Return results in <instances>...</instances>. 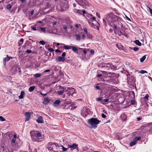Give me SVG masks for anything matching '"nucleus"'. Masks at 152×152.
<instances>
[{
	"label": "nucleus",
	"instance_id": "1",
	"mask_svg": "<svg viewBox=\"0 0 152 152\" xmlns=\"http://www.w3.org/2000/svg\"><path fill=\"white\" fill-rule=\"evenodd\" d=\"M120 17L115 15L112 12L108 13L106 15L105 19L108 23L109 25L112 26L111 22H116L118 20Z\"/></svg>",
	"mask_w": 152,
	"mask_h": 152
},
{
	"label": "nucleus",
	"instance_id": "2",
	"mask_svg": "<svg viewBox=\"0 0 152 152\" xmlns=\"http://www.w3.org/2000/svg\"><path fill=\"white\" fill-rule=\"evenodd\" d=\"M31 138L33 141L39 142V138L41 136V133L37 131H32L30 132Z\"/></svg>",
	"mask_w": 152,
	"mask_h": 152
},
{
	"label": "nucleus",
	"instance_id": "3",
	"mask_svg": "<svg viewBox=\"0 0 152 152\" xmlns=\"http://www.w3.org/2000/svg\"><path fill=\"white\" fill-rule=\"evenodd\" d=\"M101 121L97 118H92L89 119L88 121V123L94 128L97 127V125Z\"/></svg>",
	"mask_w": 152,
	"mask_h": 152
},
{
	"label": "nucleus",
	"instance_id": "4",
	"mask_svg": "<svg viewBox=\"0 0 152 152\" xmlns=\"http://www.w3.org/2000/svg\"><path fill=\"white\" fill-rule=\"evenodd\" d=\"M58 144L56 143H54L52 142H49L48 144V149L50 151H54L55 150H57L58 148Z\"/></svg>",
	"mask_w": 152,
	"mask_h": 152
},
{
	"label": "nucleus",
	"instance_id": "5",
	"mask_svg": "<svg viewBox=\"0 0 152 152\" xmlns=\"http://www.w3.org/2000/svg\"><path fill=\"white\" fill-rule=\"evenodd\" d=\"M91 113V111L87 107H84L82 110L81 114L83 115L86 116Z\"/></svg>",
	"mask_w": 152,
	"mask_h": 152
},
{
	"label": "nucleus",
	"instance_id": "6",
	"mask_svg": "<svg viewBox=\"0 0 152 152\" xmlns=\"http://www.w3.org/2000/svg\"><path fill=\"white\" fill-rule=\"evenodd\" d=\"M135 82V79L133 76L130 77L128 80V82L129 85L132 86H134Z\"/></svg>",
	"mask_w": 152,
	"mask_h": 152
},
{
	"label": "nucleus",
	"instance_id": "7",
	"mask_svg": "<svg viewBox=\"0 0 152 152\" xmlns=\"http://www.w3.org/2000/svg\"><path fill=\"white\" fill-rule=\"evenodd\" d=\"M75 1L80 5L81 6H83L86 5L85 2L86 1V0H75Z\"/></svg>",
	"mask_w": 152,
	"mask_h": 152
},
{
	"label": "nucleus",
	"instance_id": "8",
	"mask_svg": "<svg viewBox=\"0 0 152 152\" xmlns=\"http://www.w3.org/2000/svg\"><path fill=\"white\" fill-rule=\"evenodd\" d=\"M12 69L13 70V72H14L15 73H16V72L18 70L19 74L20 75L21 74V70L20 67H19L17 66H15L13 67Z\"/></svg>",
	"mask_w": 152,
	"mask_h": 152
},
{
	"label": "nucleus",
	"instance_id": "9",
	"mask_svg": "<svg viewBox=\"0 0 152 152\" xmlns=\"http://www.w3.org/2000/svg\"><path fill=\"white\" fill-rule=\"evenodd\" d=\"M120 118L122 121H125L127 120V116H126V114L124 113H122L120 116Z\"/></svg>",
	"mask_w": 152,
	"mask_h": 152
},
{
	"label": "nucleus",
	"instance_id": "10",
	"mask_svg": "<svg viewBox=\"0 0 152 152\" xmlns=\"http://www.w3.org/2000/svg\"><path fill=\"white\" fill-rule=\"evenodd\" d=\"M25 115L26 117L25 119V121H28L31 117V114L29 112H26L25 113Z\"/></svg>",
	"mask_w": 152,
	"mask_h": 152
},
{
	"label": "nucleus",
	"instance_id": "11",
	"mask_svg": "<svg viewBox=\"0 0 152 152\" xmlns=\"http://www.w3.org/2000/svg\"><path fill=\"white\" fill-rule=\"evenodd\" d=\"M38 123L42 124L43 123V117L42 116H40L36 120Z\"/></svg>",
	"mask_w": 152,
	"mask_h": 152
},
{
	"label": "nucleus",
	"instance_id": "12",
	"mask_svg": "<svg viewBox=\"0 0 152 152\" xmlns=\"http://www.w3.org/2000/svg\"><path fill=\"white\" fill-rule=\"evenodd\" d=\"M50 101V99L48 97H45V98L44 100L43 101V103L45 104H48L49 102Z\"/></svg>",
	"mask_w": 152,
	"mask_h": 152
},
{
	"label": "nucleus",
	"instance_id": "13",
	"mask_svg": "<svg viewBox=\"0 0 152 152\" xmlns=\"http://www.w3.org/2000/svg\"><path fill=\"white\" fill-rule=\"evenodd\" d=\"M87 16L89 18L90 20L91 21H93L94 20H95V18L94 17L92 16V15H91L88 13L87 14Z\"/></svg>",
	"mask_w": 152,
	"mask_h": 152
},
{
	"label": "nucleus",
	"instance_id": "14",
	"mask_svg": "<svg viewBox=\"0 0 152 152\" xmlns=\"http://www.w3.org/2000/svg\"><path fill=\"white\" fill-rule=\"evenodd\" d=\"M7 57L5 58H4L3 59V62L4 65H6V61H9L10 59V57H9L7 55Z\"/></svg>",
	"mask_w": 152,
	"mask_h": 152
},
{
	"label": "nucleus",
	"instance_id": "15",
	"mask_svg": "<svg viewBox=\"0 0 152 152\" xmlns=\"http://www.w3.org/2000/svg\"><path fill=\"white\" fill-rule=\"evenodd\" d=\"M70 147L71 150H73L75 149H77L78 147V145L75 143H73L72 145H71Z\"/></svg>",
	"mask_w": 152,
	"mask_h": 152
},
{
	"label": "nucleus",
	"instance_id": "16",
	"mask_svg": "<svg viewBox=\"0 0 152 152\" xmlns=\"http://www.w3.org/2000/svg\"><path fill=\"white\" fill-rule=\"evenodd\" d=\"M70 105L69 104H66L65 102L62 106V107L63 109H68L70 108L69 107Z\"/></svg>",
	"mask_w": 152,
	"mask_h": 152
},
{
	"label": "nucleus",
	"instance_id": "17",
	"mask_svg": "<svg viewBox=\"0 0 152 152\" xmlns=\"http://www.w3.org/2000/svg\"><path fill=\"white\" fill-rule=\"evenodd\" d=\"M25 92L23 91H22L20 93V95L19 96V98L20 99H23L24 97V96L25 95Z\"/></svg>",
	"mask_w": 152,
	"mask_h": 152
},
{
	"label": "nucleus",
	"instance_id": "18",
	"mask_svg": "<svg viewBox=\"0 0 152 152\" xmlns=\"http://www.w3.org/2000/svg\"><path fill=\"white\" fill-rule=\"evenodd\" d=\"M73 11L76 14H82L81 11L80 10H77L76 9H74L73 10Z\"/></svg>",
	"mask_w": 152,
	"mask_h": 152
},
{
	"label": "nucleus",
	"instance_id": "19",
	"mask_svg": "<svg viewBox=\"0 0 152 152\" xmlns=\"http://www.w3.org/2000/svg\"><path fill=\"white\" fill-rule=\"evenodd\" d=\"M71 47L72 48V50L75 53H78L77 51V48L76 47L73 46H71Z\"/></svg>",
	"mask_w": 152,
	"mask_h": 152
},
{
	"label": "nucleus",
	"instance_id": "20",
	"mask_svg": "<svg viewBox=\"0 0 152 152\" xmlns=\"http://www.w3.org/2000/svg\"><path fill=\"white\" fill-rule=\"evenodd\" d=\"M133 42L134 43H135L136 45L139 46H141L142 45L141 43L138 40H136L134 41Z\"/></svg>",
	"mask_w": 152,
	"mask_h": 152
},
{
	"label": "nucleus",
	"instance_id": "21",
	"mask_svg": "<svg viewBox=\"0 0 152 152\" xmlns=\"http://www.w3.org/2000/svg\"><path fill=\"white\" fill-rule=\"evenodd\" d=\"M98 66L99 67L102 68L105 67V63H100L98 64Z\"/></svg>",
	"mask_w": 152,
	"mask_h": 152
},
{
	"label": "nucleus",
	"instance_id": "22",
	"mask_svg": "<svg viewBox=\"0 0 152 152\" xmlns=\"http://www.w3.org/2000/svg\"><path fill=\"white\" fill-rule=\"evenodd\" d=\"M60 102V100H57L53 103V104L55 106H57Z\"/></svg>",
	"mask_w": 152,
	"mask_h": 152
},
{
	"label": "nucleus",
	"instance_id": "23",
	"mask_svg": "<svg viewBox=\"0 0 152 152\" xmlns=\"http://www.w3.org/2000/svg\"><path fill=\"white\" fill-rule=\"evenodd\" d=\"M58 60L59 61L64 62L65 60V58L61 56H59L58 57Z\"/></svg>",
	"mask_w": 152,
	"mask_h": 152
},
{
	"label": "nucleus",
	"instance_id": "24",
	"mask_svg": "<svg viewBox=\"0 0 152 152\" xmlns=\"http://www.w3.org/2000/svg\"><path fill=\"white\" fill-rule=\"evenodd\" d=\"M137 141H134L131 142L129 144V145L130 147H132L133 145H135L137 143Z\"/></svg>",
	"mask_w": 152,
	"mask_h": 152
},
{
	"label": "nucleus",
	"instance_id": "25",
	"mask_svg": "<svg viewBox=\"0 0 152 152\" xmlns=\"http://www.w3.org/2000/svg\"><path fill=\"white\" fill-rule=\"evenodd\" d=\"M104 83H112L113 80H112L110 78V79L105 80L104 81Z\"/></svg>",
	"mask_w": 152,
	"mask_h": 152
},
{
	"label": "nucleus",
	"instance_id": "26",
	"mask_svg": "<svg viewBox=\"0 0 152 152\" xmlns=\"http://www.w3.org/2000/svg\"><path fill=\"white\" fill-rule=\"evenodd\" d=\"M35 87L34 86H32L29 87L28 90L30 92L32 91L35 88Z\"/></svg>",
	"mask_w": 152,
	"mask_h": 152
},
{
	"label": "nucleus",
	"instance_id": "27",
	"mask_svg": "<svg viewBox=\"0 0 152 152\" xmlns=\"http://www.w3.org/2000/svg\"><path fill=\"white\" fill-rule=\"evenodd\" d=\"M75 36L76 37V39L77 40L79 41L80 40V37L79 34H76Z\"/></svg>",
	"mask_w": 152,
	"mask_h": 152
},
{
	"label": "nucleus",
	"instance_id": "28",
	"mask_svg": "<svg viewBox=\"0 0 152 152\" xmlns=\"http://www.w3.org/2000/svg\"><path fill=\"white\" fill-rule=\"evenodd\" d=\"M146 58V56H144L140 58V60L141 62H142L145 60Z\"/></svg>",
	"mask_w": 152,
	"mask_h": 152
},
{
	"label": "nucleus",
	"instance_id": "29",
	"mask_svg": "<svg viewBox=\"0 0 152 152\" xmlns=\"http://www.w3.org/2000/svg\"><path fill=\"white\" fill-rule=\"evenodd\" d=\"M64 92V90L58 91L57 92V94L58 95H61L63 94Z\"/></svg>",
	"mask_w": 152,
	"mask_h": 152
},
{
	"label": "nucleus",
	"instance_id": "30",
	"mask_svg": "<svg viewBox=\"0 0 152 152\" xmlns=\"http://www.w3.org/2000/svg\"><path fill=\"white\" fill-rule=\"evenodd\" d=\"M117 47L119 49H121L123 50L124 49V47L122 46L120 44H118L117 45Z\"/></svg>",
	"mask_w": 152,
	"mask_h": 152
},
{
	"label": "nucleus",
	"instance_id": "31",
	"mask_svg": "<svg viewBox=\"0 0 152 152\" xmlns=\"http://www.w3.org/2000/svg\"><path fill=\"white\" fill-rule=\"evenodd\" d=\"M111 64L110 63H105V67H108L110 68L111 66Z\"/></svg>",
	"mask_w": 152,
	"mask_h": 152
},
{
	"label": "nucleus",
	"instance_id": "32",
	"mask_svg": "<svg viewBox=\"0 0 152 152\" xmlns=\"http://www.w3.org/2000/svg\"><path fill=\"white\" fill-rule=\"evenodd\" d=\"M41 76L40 74H36L34 75V77L36 78H38L40 77Z\"/></svg>",
	"mask_w": 152,
	"mask_h": 152
},
{
	"label": "nucleus",
	"instance_id": "33",
	"mask_svg": "<svg viewBox=\"0 0 152 152\" xmlns=\"http://www.w3.org/2000/svg\"><path fill=\"white\" fill-rule=\"evenodd\" d=\"M63 47L66 50H69L71 48V46L66 45L64 46Z\"/></svg>",
	"mask_w": 152,
	"mask_h": 152
},
{
	"label": "nucleus",
	"instance_id": "34",
	"mask_svg": "<svg viewBox=\"0 0 152 152\" xmlns=\"http://www.w3.org/2000/svg\"><path fill=\"white\" fill-rule=\"evenodd\" d=\"M141 139V137H135L134 138V140L135 141H137V140H140Z\"/></svg>",
	"mask_w": 152,
	"mask_h": 152
},
{
	"label": "nucleus",
	"instance_id": "35",
	"mask_svg": "<svg viewBox=\"0 0 152 152\" xmlns=\"http://www.w3.org/2000/svg\"><path fill=\"white\" fill-rule=\"evenodd\" d=\"M40 30L41 31L43 32H45L46 31V30L44 27H41L40 28Z\"/></svg>",
	"mask_w": 152,
	"mask_h": 152
},
{
	"label": "nucleus",
	"instance_id": "36",
	"mask_svg": "<svg viewBox=\"0 0 152 152\" xmlns=\"http://www.w3.org/2000/svg\"><path fill=\"white\" fill-rule=\"evenodd\" d=\"M131 49L133 50L134 51H137L139 50V48L137 47H134L133 48H130Z\"/></svg>",
	"mask_w": 152,
	"mask_h": 152
},
{
	"label": "nucleus",
	"instance_id": "37",
	"mask_svg": "<svg viewBox=\"0 0 152 152\" xmlns=\"http://www.w3.org/2000/svg\"><path fill=\"white\" fill-rule=\"evenodd\" d=\"M149 126L150 128V132L151 133H152V123L150 124Z\"/></svg>",
	"mask_w": 152,
	"mask_h": 152
},
{
	"label": "nucleus",
	"instance_id": "38",
	"mask_svg": "<svg viewBox=\"0 0 152 152\" xmlns=\"http://www.w3.org/2000/svg\"><path fill=\"white\" fill-rule=\"evenodd\" d=\"M6 120L2 116H0V121H5Z\"/></svg>",
	"mask_w": 152,
	"mask_h": 152
},
{
	"label": "nucleus",
	"instance_id": "39",
	"mask_svg": "<svg viewBox=\"0 0 152 152\" xmlns=\"http://www.w3.org/2000/svg\"><path fill=\"white\" fill-rule=\"evenodd\" d=\"M11 7V5L10 4H9L8 5L7 8L9 10H10Z\"/></svg>",
	"mask_w": 152,
	"mask_h": 152
},
{
	"label": "nucleus",
	"instance_id": "40",
	"mask_svg": "<svg viewBox=\"0 0 152 152\" xmlns=\"http://www.w3.org/2000/svg\"><path fill=\"white\" fill-rule=\"evenodd\" d=\"M45 7L46 8H48L50 7V5L49 3H47L45 4Z\"/></svg>",
	"mask_w": 152,
	"mask_h": 152
},
{
	"label": "nucleus",
	"instance_id": "41",
	"mask_svg": "<svg viewBox=\"0 0 152 152\" xmlns=\"http://www.w3.org/2000/svg\"><path fill=\"white\" fill-rule=\"evenodd\" d=\"M88 149V148L87 147H85L83 148V151H87Z\"/></svg>",
	"mask_w": 152,
	"mask_h": 152
},
{
	"label": "nucleus",
	"instance_id": "42",
	"mask_svg": "<svg viewBox=\"0 0 152 152\" xmlns=\"http://www.w3.org/2000/svg\"><path fill=\"white\" fill-rule=\"evenodd\" d=\"M140 72L141 74H144L145 73H147V72L145 71L142 70L140 71Z\"/></svg>",
	"mask_w": 152,
	"mask_h": 152
},
{
	"label": "nucleus",
	"instance_id": "43",
	"mask_svg": "<svg viewBox=\"0 0 152 152\" xmlns=\"http://www.w3.org/2000/svg\"><path fill=\"white\" fill-rule=\"evenodd\" d=\"M39 43L42 45H44L45 44V42L43 40L40 41Z\"/></svg>",
	"mask_w": 152,
	"mask_h": 152
},
{
	"label": "nucleus",
	"instance_id": "44",
	"mask_svg": "<svg viewBox=\"0 0 152 152\" xmlns=\"http://www.w3.org/2000/svg\"><path fill=\"white\" fill-rule=\"evenodd\" d=\"M115 66L111 64V66L110 68L111 69H115Z\"/></svg>",
	"mask_w": 152,
	"mask_h": 152
},
{
	"label": "nucleus",
	"instance_id": "45",
	"mask_svg": "<svg viewBox=\"0 0 152 152\" xmlns=\"http://www.w3.org/2000/svg\"><path fill=\"white\" fill-rule=\"evenodd\" d=\"M48 51L50 52H52L54 51V49L52 48H50L48 49Z\"/></svg>",
	"mask_w": 152,
	"mask_h": 152
},
{
	"label": "nucleus",
	"instance_id": "46",
	"mask_svg": "<svg viewBox=\"0 0 152 152\" xmlns=\"http://www.w3.org/2000/svg\"><path fill=\"white\" fill-rule=\"evenodd\" d=\"M62 148L63 149V151H66L67 150V149L64 147L63 146H62Z\"/></svg>",
	"mask_w": 152,
	"mask_h": 152
},
{
	"label": "nucleus",
	"instance_id": "47",
	"mask_svg": "<svg viewBox=\"0 0 152 152\" xmlns=\"http://www.w3.org/2000/svg\"><path fill=\"white\" fill-rule=\"evenodd\" d=\"M32 51L31 50H27L26 51V52L27 53H30Z\"/></svg>",
	"mask_w": 152,
	"mask_h": 152
},
{
	"label": "nucleus",
	"instance_id": "48",
	"mask_svg": "<svg viewBox=\"0 0 152 152\" xmlns=\"http://www.w3.org/2000/svg\"><path fill=\"white\" fill-rule=\"evenodd\" d=\"M62 26L64 29L66 30L67 28V27L66 25L64 24L62 25Z\"/></svg>",
	"mask_w": 152,
	"mask_h": 152
},
{
	"label": "nucleus",
	"instance_id": "49",
	"mask_svg": "<svg viewBox=\"0 0 152 152\" xmlns=\"http://www.w3.org/2000/svg\"><path fill=\"white\" fill-rule=\"evenodd\" d=\"M149 97V95L148 94H146L145 96L144 97V98L146 99H148Z\"/></svg>",
	"mask_w": 152,
	"mask_h": 152
},
{
	"label": "nucleus",
	"instance_id": "50",
	"mask_svg": "<svg viewBox=\"0 0 152 152\" xmlns=\"http://www.w3.org/2000/svg\"><path fill=\"white\" fill-rule=\"evenodd\" d=\"M31 28H32V29L34 30V31H36V28L34 26H31Z\"/></svg>",
	"mask_w": 152,
	"mask_h": 152
},
{
	"label": "nucleus",
	"instance_id": "51",
	"mask_svg": "<svg viewBox=\"0 0 152 152\" xmlns=\"http://www.w3.org/2000/svg\"><path fill=\"white\" fill-rule=\"evenodd\" d=\"M84 32L86 33V34H87V33H88V31H87V29L86 28H84Z\"/></svg>",
	"mask_w": 152,
	"mask_h": 152
},
{
	"label": "nucleus",
	"instance_id": "52",
	"mask_svg": "<svg viewBox=\"0 0 152 152\" xmlns=\"http://www.w3.org/2000/svg\"><path fill=\"white\" fill-rule=\"evenodd\" d=\"M66 55V53H65V52H64L62 54V56L63 57H64Z\"/></svg>",
	"mask_w": 152,
	"mask_h": 152
},
{
	"label": "nucleus",
	"instance_id": "53",
	"mask_svg": "<svg viewBox=\"0 0 152 152\" xmlns=\"http://www.w3.org/2000/svg\"><path fill=\"white\" fill-rule=\"evenodd\" d=\"M85 35L84 34H83L82 35V39H85Z\"/></svg>",
	"mask_w": 152,
	"mask_h": 152
},
{
	"label": "nucleus",
	"instance_id": "54",
	"mask_svg": "<svg viewBox=\"0 0 152 152\" xmlns=\"http://www.w3.org/2000/svg\"><path fill=\"white\" fill-rule=\"evenodd\" d=\"M102 100V98L101 97H99L97 98V101H100Z\"/></svg>",
	"mask_w": 152,
	"mask_h": 152
},
{
	"label": "nucleus",
	"instance_id": "55",
	"mask_svg": "<svg viewBox=\"0 0 152 152\" xmlns=\"http://www.w3.org/2000/svg\"><path fill=\"white\" fill-rule=\"evenodd\" d=\"M102 117L103 118H105L106 117V115L102 113Z\"/></svg>",
	"mask_w": 152,
	"mask_h": 152
},
{
	"label": "nucleus",
	"instance_id": "56",
	"mask_svg": "<svg viewBox=\"0 0 152 152\" xmlns=\"http://www.w3.org/2000/svg\"><path fill=\"white\" fill-rule=\"evenodd\" d=\"M55 52H58V53H61L62 52V51H61L60 50H58V49H56L55 50Z\"/></svg>",
	"mask_w": 152,
	"mask_h": 152
},
{
	"label": "nucleus",
	"instance_id": "57",
	"mask_svg": "<svg viewBox=\"0 0 152 152\" xmlns=\"http://www.w3.org/2000/svg\"><path fill=\"white\" fill-rule=\"evenodd\" d=\"M149 11L150 12L151 14V15L152 16V10L150 8H149Z\"/></svg>",
	"mask_w": 152,
	"mask_h": 152
},
{
	"label": "nucleus",
	"instance_id": "58",
	"mask_svg": "<svg viewBox=\"0 0 152 152\" xmlns=\"http://www.w3.org/2000/svg\"><path fill=\"white\" fill-rule=\"evenodd\" d=\"M103 101L105 102H106L108 101L109 99H104Z\"/></svg>",
	"mask_w": 152,
	"mask_h": 152
},
{
	"label": "nucleus",
	"instance_id": "59",
	"mask_svg": "<svg viewBox=\"0 0 152 152\" xmlns=\"http://www.w3.org/2000/svg\"><path fill=\"white\" fill-rule=\"evenodd\" d=\"M103 22L105 24V25L106 26V25L107 24V23H106V20H105L104 19H103Z\"/></svg>",
	"mask_w": 152,
	"mask_h": 152
},
{
	"label": "nucleus",
	"instance_id": "60",
	"mask_svg": "<svg viewBox=\"0 0 152 152\" xmlns=\"http://www.w3.org/2000/svg\"><path fill=\"white\" fill-rule=\"evenodd\" d=\"M82 12L84 15V14H86V11L84 10H82Z\"/></svg>",
	"mask_w": 152,
	"mask_h": 152
},
{
	"label": "nucleus",
	"instance_id": "61",
	"mask_svg": "<svg viewBox=\"0 0 152 152\" xmlns=\"http://www.w3.org/2000/svg\"><path fill=\"white\" fill-rule=\"evenodd\" d=\"M90 52L91 54H93L94 53V51L93 50H91L90 51Z\"/></svg>",
	"mask_w": 152,
	"mask_h": 152
},
{
	"label": "nucleus",
	"instance_id": "62",
	"mask_svg": "<svg viewBox=\"0 0 152 152\" xmlns=\"http://www.w3.org/2000/svg\"><path fill=\"white\" fill-rule=\"evenodd\" d=\"M131 103L132 104H135V102L134 101L132 100L131 101Z\"/></svg>",
	"mask_w": 152,
	"mask_h": 152
},
{
	"label": "nucleus",
	"instance_id": "63",
	"mask_svg": "<svg viewBox=\"0 0 152 152\" xmlns=\"http://www.w3.org/2000/svg\"><path fill=\"white\" fill-rule=\"evenodd\" d=\"M24 41V40L22 38L20 40L19 42H21L22 43Z\"/></svg>",
	"mask_w": 152,
	"mask_h": 152
},
{
	"label": "nucleus",
	"instance_id": "64",
	"mask_svg": "<svg viewBox=\"0 0 152 152\" xmlns=\"http://www.w3.org/2000/svg\"><path fill=\"white\" fill-rule=\"evenodd\" d=\"M142 118L141 117H138L137 118V121H139L141 120Z\"/></svg>",
	"mask_w": 152,
	"mask_h": 152
}]
</instances>
